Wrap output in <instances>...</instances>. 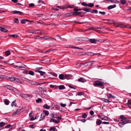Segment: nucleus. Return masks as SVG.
Returning <instances> with one entry per match:
<instances>
[{"label": "nucleus", "mask_w": 131, "mask_h": 131, "mask_svg": "<svg viewBox=\"0 0 131 131\" xmlns=\"http://www.w3.org/2000/svg\"><path fill=\"white\" fill-rule=\"evenodd\" d=\"M56 128L54 127H51L50 128L49 131H51V130H53V131H55L56 130Z\"/></svg>", "instance_id": "42"}, {"label": "nucleus", "mask_w": 131, "mask_h": 131, "mask_svg": "<svg viewBox=\"0 0 131 131\" xmlns=\"http://www.w3.org/2000/svg\"><path fill=\"white\" fill-rule=\"evenodd\" d=\"M113 24H114V26L116 27V26H117V25H119L118 23L115 21H114L112 23Z\"/></svg>", "instance_id": "49"}, {"label": "nucleus", "mask_w": 131, "mask_h": 131, "mask_svg": "<svg viewBox=\"0 0 131 131\" xmlns=\"http://www.w3.org/2000/svg\"><path fill=\"white\" fill-rule=\"evenodd\" d=\"M39 90L43 92H45L46 91V89L44 87H39Z\"/></svg>", "instance_id": "15"}, {"label": "nucleus", "mask_w": 131, "mask_h": 131, "mask_svg": "<svg viewBox=\"0 0 131 131\" xmlns=\"http://www.w3.org/2000/svg\"><path fill=\"white\" fill-rule=\"evenodd\" d=\"M45 116L43 113H42L41 115L40 120L41 121L43 119L45 118Z\"/></svg>", "instance_id": "23"}, {"label": "nucleus", "mask_w": 131, "mask_h": 131, "mask_svg": "<svg viewBox=\"0 0 131 131\" xmlns=\"http://www.w3.org/2000/svg\"><path fill=\"white\" fill-rule=\"evenodd\" d=\"M99 117L102 120L107 121L108 120V117L106 116H105L103 117L102 116H101L100 117L99 116Z\"/></svg>", "instance_id": "16"}, {"label": "nucleus", "mask_w": 131, "mask_h": 131, "mask_svg": "<svg viewBox=\"0 0 131 131\" xmlns=\"http://www.w3.org/2000/svg\"><path fill=\"white\" fill-rule=\"evenodd\" d=\"M14 22L16 23H19V20L17 18H15L14 19Z\"/></svg>", "instance_id": "45"}, {"label": "nucleus", "mask_w": 131, "mask_h": 131, "mask_svg": "<svg viewBox=\"0 0 131 131\" xmlns=\"http://www.w3.org/2000/svg\"><path fill=\"white\" fill-rule=\"evenodd\" d=\"M43 112L46 115H48L49 113L48 111H47L43 110Z\"/></svg>", "instance_id": "39"}, {"label": "nucleus", "mask_w": 131, "mask_h": 131, "mask_svg": "<svg viewBox=\"0 0 131 131\" xmlns=\"http://www.w3.org/2000/svg\"><path fill=\"white\" fill-rule=\"evenodd\" d=\"M30 83L32 84L36 85V82L35 81H31Z\"/></svg>", "instance_id": "52"}, {"label": "nucleus", "mask_w": 131, "mask_h": 131, "mask_svg": "<svg viewBox=\"0 0 131 131\" xmlns=\"http://www.w3.org/2000/svg\"><path fill=\"white\" fill-rule=\"evenodd\" d=\"M0 125L1 126H3L5 124L4 123L1 122L0 123Z\"/></svg>", "instance_id": "59"}, {"label": "nucleus", "mask_w": 131, "mask_h": 131, "mask_svg": "<svg viewBox=\"0 0 131 131\" xmlns=\"http://www.w3.org/2000/svg\"><path fill=\"white\" fill-rule=\"evenodd\" d=\"M36 34H39L40 35H41V31L39 30L38 29H36Z\"/></svg>", "instance_id": "28"}, {"label": "nucleus", "mask_w": 131, "mask_h": 131, "mask_svg": "<svg viewBox=\"0 0 131 131\" xmlns=\"http://www.w3.org/2000/svg\"><path fill=\"white\" fill-rule=\"evenodd\" d=\"M103 101L106 103H110L111 102L110 101L107 99H104Z\"/></svg>", "instance_id": "44"}, {"label": "nucleus", "mask_w": 131, "mask_h": 131, "mask_svg": "<svg viewBox=\"0 0 131 131\" xmlns=\"http://www.w3.org/2000/svg\"><path fill=\"white\" fill-rule=\"evenodd\" d=\"M12 60H8L7 62H6L5 61H2V62H3L4 63H6L8 64H11V65H12L13 64V63L11 62V61Z\"/></svg>", "instance_id": "12"}, {"label": "nucleus", "mask_w": 131, "mask_h": 131, "mask_svg": "<svg viewBox=\"0 0 131 131\" xmlns=\"http://www.w3.org/2000/svg\"><path fill=\"white\" fill-rule=\"evenodd\" d=\"M43 107L44 108H46L47 109H49L50 108V107L46 104H45L43 105Z\"/></svg>", "instance_id": "33"}, {"label": "nucleus", "mask_w": 131, "mask_h": 131, "mask_svg": "<svg viewBox=\"0 0 131 131\" xmlns=\"http://www.w3.org/2000/svg\"><path fill=\"white\" fill-rule=\"evenodd\" d=\"M28 74L30 75H34V73L32 71H29V72Z\"/></svg>", "instance_id": "43"}, {"label": "nucleus", "mask_w": 131, "mask_h": 131, "mask_svg": "<svg viewBox=\"0 0 131 131\" xmlns=\"http://www.w3.org/2000/svg\"><path fill=\"white\" fill-rule=\"evenodd\" d=\"M56 118L58 120H59V119L60 120L61 119V116H58V117H57Z\"/></svg>", "instance_id": "61"}, {"label": "nucleus", "mask_w": 131, "mask_h": 131, "mask_svg": "<svg viewBox=\"0 0 131 131\" xmlns=\"http://www.w3.org/2000/svg\"><path fill=\"white\" fill-rule=\"evenodd\" d=\"M83 93L82 92H79L78 93L77 95L79 96V95H83Z\"/></svg>", "instance_id": "53"}, {"label": "nucleus", "mask_w": 131, "mask_h": 131, "mask_svg": "<svg viewBox=\"0 0 131 131\" xmlns=\"http://www.w3.org/2000/svg\"><path fill=\"white\" fill-rule=\"evenodd\" d=\"M99 13L100 14H101L103 15H104L105 14V12H101V11H100L99 12Z\"/></svg>", "instance_id": "55"}, {"label": "nucleus", "mask_w": 131, "mask_h": 131, "mask_svg": "<svg viewBox=\"0 0 131 131\" xmlns=\"http://www.w3.org/2000/svg\"><path fill=\"white\" fill-rule=\"evenodd\" d=\"M36 72H38L40 73V75H43V74L45 73V72H43L41 71H39L38 70H36Z\"/></svg>", "instance_id": "13"}, {"label": "nucleus", "mask_w": 131, "mask_h": 131, "mask_svg": "<svg viewBox=\"0 0 131 131\" xmlns=\"http://www.w3.org/2000/svg\"><path fill=\"white\" fill-rule=\"evenodd\" d=\"M130 105H131V99H129L128 101L127 105L129 107H130Z\"/></svg>", "instance_id": "30"}, {"label": "nucleus", "mask_w": 131, "mask_h": 131, "mask_svg": "<svg viewBox=\"0 0 131 131\" xmlns=\"http://www.w3.org/2000/svg\"><path fill=\"white\" fill-rule=\"evenodd\" d=\"M58 88L59 90H62L65 89V87L64 85H61L59 86Z\"/></svg>", "instance_id": "20"}, {"label": "nucleus", "mask_w": 131, "mask_h": 131, "mask_svg": "<svg viewBox=\"0 0 131 131\" xmlns=\"http://www.w3.org/2000/svg\"><path fill=\"white\" fill-rule=\"evenodd\" d=\"M98 11L97 10L94 9L92 10V13H97Z\"/></svg>", "instance_id": "51"}, {"label": "nucleus", "mask_w": 131, "mask_h": 131, "mask_svg": "<svg viewBox=\"0 0 131 131\" xmlns=\"http://www.w3.org/2000/svg\"><path fill=\"white\" fill-rule=\"evenodd\" d=\"M8 36H11L13 38H17L18 37V36L16 35H9Z\"/></svg>", "instance_id": "27"}, {"label": "nucleus", "mask_w": 131, "mask_h": 131, "mask_svg": "<svg viewBox=\"0 0 131 131\" xmlns=\"http://www.w3.org/2000/svg\"><path fill=\"white\" fill-rule=\"evenodd\" d=\"M102 121L99 119H97L96 121V124L98 125H100L102 123Z\"/></svg>", "instance_id": "22"}, {"label": "nucleus", "mask_w": 131, "mask_h": 131, "mask_svg": "<svg viewBox=\"0 0 131 131\" xmlns=\"http://www.w3.org/2000/svg\"><path fill=\"white\" fill-rule=\"evenodd\" d=\"M20 111L21 110L20 109L17 110L13 113V115L14 116H16L19 114L21 113Z\"/></svg>", "instance_id": "6"}, {"label": "nucleus", "mask_w": 131, "mask_h": 131, "mask_svg": "<svg viewBox=\"0 0 131 131\" xmlns=\"http://www.w3.org/2000/svg\"><path fill=\"white\" fill-rule=\"evenodd\" d=\"M23 97L25 98H27L28 97H29L30 96L29 95L27 94H24L23 95Z\"/></svg>", "instance_id": "46"}, {"label": "nucleus", "mask_w": 131, "mask_h": 131, "mask_svg": "<svg viewBox=\"0 0 131 131\" xmlns=\"http://www.w3.org/2000/svg\"><path fill=\"white\" fill-rule=\"evenodd\" d=\"M20 65L19 66H15L16 67H18L19 68H25V67H26V66L24 65L23 64L21 63H20Z\"/></svg>", "instance_id": "9"}, {"label": "nucleus", "mask_w": 131, "mask_h": 131, "mask_svg": "<svg viewBox=\"0 0 131 131\" xmlns=\"http://www.w3.org/2000/svg\"><path fill=\"white\" fill-rule=\"evenodd\" d=\"M82 5L83 6H88V4L86 3L85 2H83L81 3Z\"/></svg>", "instance_id": "37"}, {"label": "nucleus", "mask_w": 131, "mask_h": 131, "mask_svg": "<svg viewBox=\"0 0 131 131\" xmlns=\"http://www.w3.org/2000/svg\"><path fill=\"white\" fill-rule=\"evenodd\" d=\"M124 123H124L123 122H120L119 123V125L120 127H122L124 125L126 124H124Z\"/></svg>", "instance_id": "26"}, {"label": "nucleus", "mask_w": 131, "mask_h": 131, "mask_svg": "<svg viewBox=\"0 0 131 131\" xmlns=\"http://www.w3.org/2000/svg\"><path fill=\"white\" fill-rule=\"evenodd\" d=\"M34 38L35 39H40L43 40V37H41L39 36H35L34 37Z\"/></svg>", "instance_id": "24"}, {"label": "nucleus", "mask_w": 131, "mask_h": 131, "mask_svg": "<svg viewBox=\"0 0 131 131\" xmlns=\"http://www.w3.org/2000/svg\"><path fill=\"white\" fill-rule=\"evenodd\" d=\"M56 7H57L58 8H66L68 7L70 8H73L74 7L73 6H71V5H64L63 6H61L60 7L59 6H58Z\"/></svg>", "instance_id": "5"}, {"label": "nucleus", "mask_w": 131, "mask_h": 131, "mask_svg": "<svg viewBox=\"0 0 131 131\" xmlns=\"http://www.w3.org/2000/svg\"><path fill=\"white\" fill-rule=\"evenodd\" d=\"M94 6V5L93 3H89L88 4V6L89 7H92Z\"/></svg>", "instance_id": "41"}, {"label": "nucleus", "mask_w": 131, "mask_h": 131, "mask_svg": "<svg viewBox=\"0 0 131 131\" xmlns=\"http://www.w3.org/2000/svg\"><path fill=\"white\" fill-rule=\"evenodd\" d=\"M86 54L89 56H92L94 55L93 53L91 52H87Z\"/></svg>", "instance_id": "34"}, {"label": "nucleus", "mask_w": 131, "mask_h": 131, "mask_svg": "<svg viewBox=\"0 0 131 131\" xmlns=\"http://www.w3.org/2000/svg\"><path fill=\"white\" fill-rule=\"evenodd\" d=\"M116 7V5L114 4L113 5H110L107 8H114Z\"/></svg>", "instance_id": "31"}, {"label": "nucleus", "mask_w": 131, "mask_h": 131, "mask_svg": "<svg viewBox=\"0 0 131 131\" xmlns=\"http://www.w3.org/2000/svg\"><path fill=\"white\" fill-rule=\"evenodd\" d=\"M5 54L6 55L8 56L10 54V52L9 51H5Z\"/></svg>", "instance_id": "36"}, {"label": "nucleus", "mask_w": 131, "mask_h": 131, "mask_svg": "<svg viewBox=\"0 0 131 131\" xmlns=\"http://www.w3.org/2000/svg\"><path fill=\"white\" fill-rule=\"evenodd\" d=\"M68 86L70 88H72V89H75V88H74V87H72V86H71V85H69Z\"/></svg>", "instance_id": "64"}, {"label": "nucleus", "mask_w": 131, "mask_h": 131, "mask_svg": "<svg viewBox=\"0 0 131 131\" xmlns=\"http://www.w3.org/2000/svg\"><path fill=\"white\" fill-rule=\"evenodd\" d=\"M26 21L29 22H31V21L27 19H23L21 20V23L22 24H24L25 23Z\"/></svg>", "instance_id": "10"}, {"label": "nucleus", "mask_w": 131, "mask_h": 131, "mask_svg": "<svg viewBox=\"0 0 131 131\" xmlns=\"http://www.w3.org/2000/svg\"><path fill=\"white\" fill-rule=\"evenodd\" d=\"M120 118L121 119V121L123 122L124 123V124H127L128 123V121L126 119V118L123 115L120 116Z\"/></svg>", "instance_id": "4"}, {"label": "nucleus", "mask_w": 131, "mask_h": 131, "mask_svg": "<svg viewBox=\"0 0 131 131\" xmlns=\"http://www.w3.org/2000/svg\"><path fill=\"white\" fill-rule=\"evenodd\" d=\"M0 31L2 32H6L8 31V30L5 28H1L0 30Z\"/></svg>", "instance_id": "25"}, {"label": "nucleus", "mask_w": 131, "mask_h": 131, "mask_svg": "<svg viewBox=\"0 0 131 131\" xmlns=\"http://www.w3.org/2000/svg\"><path fill=\"white\" fill-rule=\"evenodd\" d=\"M107 96L108 97L109 99H110L112 97L113 98L115 97L114 96H113L111 94H110L108 95Z\"/></svg>", "instance_id": "35"}, {"label": "nucleus", "mask_w": 131, "mask_h": 131, "mask_svg": "<svg viewBox=\"0 0 131 131\" xmlns=\"http://www.w3.org/2000/svg\"><path fill=\"white\" fill-rule=\"evenodd\" d=\"M50 122H53V123H54L56 124L58 123L59 122V121H57L56 119H51L50 120Z\"/></svg>", "instance_id": "14"}, {"label": "nucleus", "mask_w": 131, "mask_h": 131, "mask_svg": "<svg viewBox=\"0 0 131 131\" xmlns=\"http://www.w3.org/2000/svg\"><path fill=\"white\" fill-rule=\"evenodd\" d=\"M120 2L122 4H125L126 3V1L125 0H121Z\"/></svg>", "instance_id": "38"}, {"label": "nucleus", "mask_w": 131, "mask_h": 131, "mask_svg": "<svg viewBox=\"0 0 131 131\" xmlns=\"http://www.w3.org/2000/svg\"><path fill=\"white\" fill-rule=\"evenodd\" d=\"M4 102L7 105H8L9 103V101L7 99H5L4 101Z\"/></svg>", "instance_id": "32"}, {"label": "nucleus", "mask_w": 131, "mask_h": 131, "mask_svg": "<svg viewBox=\"0 0 131 131\" xmlns=\"http://www.w3.org/2000/svg\"><path fill=\"white\" fill-rule=\"evenodd\" d=\"M12 126L10 124H8L7 125L6 127L5 128H10L12 127Z\"/></svg>", "instance_id": "48"}, {"label": "nucleus", "mask_w": 131, "mask_h": 131, "mask_svg": "<svg viewBox=\"0 0 131 131\" xmlns=\"http://www.w3.org/2000/svg\"><path fill=\"white\" fill-rule=\"evenodd\" d=\"M80 121L82 122H83V123H84L86 121L85 120V119H81Z\"/></svg>", "instance_id": "63"}, {"label": "nucleus", "mask_w": 131, "mask_h": 131, "mask_svg": "<svg viewBox=\"0 0 131 131\" xmlns=\"http://www.w3.org/2000/svg\"><path fill=\"white\" fill-rule=\"evenodd\" d=\"M41 99L39 98L36 100V102H41Z\"/></svg>", "instance_id": "57"}, {"label": "nucleus", "mask_w": 131, "mask_h": 131, "mask_svg": "<svg viewBox=\"0 0 131 131\" xmlns=\"http://www.w3.org/2000/svg\"><path fill=\"white\" fill-rule=\"evenodd\" d=\"M87 116L84 113H83V114L82 115V117L83 118H86Z\"/></svg>", "instance_id": "47"}, {"label": "nucleus", "mask_w": 131, "mask_h": 131, "mask_svg": "<svg viewBox=\"0 0 131 131\" xmlns=\"http://www.w3.org/2000/svg\"><path fill=\"white\" fill-rule=\"evenodd\" d=\"M29 127L31 128H34L35 127V126L34 125H30Z\"/></svg>", "instance_id": "54"}, {"label": "nucleus", "mask_w": 131, "mask_h": 131, "mask_svg": "<svg viewBox=\"0 0 131 131\" xmlns=\"http://www.w3.org/2000/svg\"><path fill=\"white\" fill-rule=\"evenodd\" d=\"M34 4L33 3H31L29 4V6L30 7H34Z\"/></svg>", "instance_id": "50"}, {"label": "nucleus", "mask_w": 131, "mask_h": 131, "mask_svg": "<svg viewBox=\"0 0 131 131\" xmlns=\"http://www.w3.org/2000/svg\"><path fill=\"white\" fill-rule=\"evenodd\" d=\"M90 114L92 115H93L94 114V112L92 111H90Z\"/></svg>", "instance_id": "58"}, {"label": "nucleus", "mask_w": 131, "mask_h": 131, "mask_svg": "<svg viewBox=\"0 0 131 131\" xmlns=\"http://www.w3.org/2000/svg\"><path fill=\"white\" fill-rule=\"evenodd\" d=\"M83 11L90 12H91V9H74V12L71 13H70L66 14L65 16L69 17L72 16H77L81 14H85V13Z\"/></svg>", "instance_id": "1"}, {"label": "nucleus", "mask_w": 131, "mask_h": 131, "mask_svg": "<svg viewBox=\"0 0 131 131\" xmlns=\"http://www.w3.org/2000/svg\"><path fill=\"white\" fill-rule=\"evenodd\" d=\"M78 81L82 82H86V80L82 78H80V79H78Z\"/></svg>", "instance_id": "19"}, {"label": "nucleus", "mask_w": 131, "mask_h": 131, "mask_svg": "<svg viewBox=\"0 0 131 131\" xmlns=\"http://www.w3.org/2000/svg\"><path fill=\"white\" fill-rule=\"evenodd\" d=\"M8 80L11 81H14L16 82H17L20 83H22V82L19 80L14 77H9L8 79Z\"/></svg>", "instance_id": "2"}, {"label": "nucleus", "mask_w": 131, "mask_h": 131, "mask_svg": "<svg viewBox=\"0 0 131 131\" xmlns=\"http://www.w3.org/2000/svg\"><path fill=\"white\" fill-rule=\"evenodd\" d=\"M89 41L91 42L94 43H95L96 41V40L94 39H90Z\"/></svg>", "instance_id": "21"}, {"label": "nucleus", "mask_w": 131, "mask_h": 131, "mask_svg": "<svg viewBox=\"0 0 131 131\" xmlns=\"http://www.w3.org/2000/svg\"><path fill=\"white\" fill-rule=\"evenodd\" d=\"M60 105L62 107H64L66 106V104H63L62 103H61L60 104Z\"/></svg>", "instance_id": "56"}, {"label": "nucleus", "mask_w": 131, "mask_h": 131, "mask_svg": "<svg viewBox=\"0 0 131 131\" xmlns=\"http://www.w3.org/2000/svg\"><path fill=\"white\" fill-rule=\"evenodd\" d=\"M36 30H30L27 31V32L29 33H32L33 34H36Z\"/></svg>", "instance_id": "11"}, {"label": "nucleus", "mask_w": 131, "mask_h": 131, "mask_svg": "<svg viewBox=\"0 0 131 131\" xmlns=\"http://www.w3.org/2000/svg\"><path fill=\"white\" fill-rule=\"evenodd\" d=\"M59 78L61 80L64 79H65L64 75L62 74H60L59 76Z\"/></svg>", "instance_id": "18"}, {"label": "nucleus", "mask_w": 131, "mask_h": 131, "mask_svg": "<svg viewBox=\"0 0 131 131\" xmlns=\"http://www.w3.org/2000/svg\"><path fill=\"white\" fill-rule=\"evenodd\" d=\"M12 13L14 14L19 13L21 15L23 14L22 12L16 10H14L12 12Z\"/></svg>", "instance_id": "17"}, {"label": "nucleus", "mask_w": 131, "mask_h": 131, "mask_svg": "<svg viewBox=\"0 0 131 131\" xmlns=\"http://www.w3.org/2000/svg\"><path fill=\"white\" fill-rule=\"evenodd\" d=\"M12 1L15 3H17L18 1L17 0H12Z\"/></svg>", "instance_id": "60"}, {"label": "nucleus", "mask_w": 131, "mask_h": 131, "mask_svg": "<svg viewBox=\"0 0 131 131\" xmlns=\"http://www.w3.org/2000/svg\"><path fill=\"white\" fill-rule=\"evenodd\" d=\"M5 87L8 89L13 91H15V89L14 87L11 86L10 85H7L5 86Z\"/></svg>", "instance_id": "7"}, {"label": "nucleus", "mask_w": 131, "mask_h": 131, "mask_svg": "<svg viewBox=\"0 0 131 131\" xmlns=\"http://www.w3.org/2000/svg\"><path fill=\"white\" fill-rule=\"evenodd\" d=\"M104 83L103 82H101L99 81H97L95 82L94 86H103Z\"/></svg>", "instance_id": "3"}, {"label": "nucleus", "mask_w": 131, "mask_h": 131, "mask_svg": "<svg viewBox=\"0 0 131 131\" xmlns=\"http://www.w3.org/2000/svg\"><path fill=\"white\" fill-rule=\"evenodd\" d=\"M65 79H72V76L70 75H64Z\"/></svg>", "instance_id": "8"}, {"label": "nucleus", "mask_w": 131, "mask_h": 131, "mask_svg": "<svg viewBox=\"0 0 131 131\" xmlns=\"http://www.w3.org/2000/svg\"><path fill=\"white\" fill-rule=\"evenodd\" d=\"M43 39H50V37L48 36H45L43 37Z\"/></svg>", "instance_id": "40"}, {"label": "nucleus", "mask_w": 131, "mask_h": 131, "mask_svg": "<svg viewBox=\"0 0 131 131\" xmlns=\"http://www.w3.org/2000/svg\"><path fill=\"white\" fill-rule=\"evenodd\" d=\"M125 27L127 28H128L131 29V26H125Z\"/></svg>", "instance_id": "62"}, {"label": "nucleus", "mask_w": 131, "mask_h": 131, "mask_svg": "<svg viewBox=\"0 0 131 131\" xmlns=\"http://www.w3.org/2000/svg\"><path fill=\"white\" fill-rule=\"evenodd\" d=\"M116 27H119L120 28H123L125 27V26L122 24H120L119 25H117V26H116Z\"/></svg>", "instance_id": "29"}]
</instances>
